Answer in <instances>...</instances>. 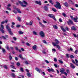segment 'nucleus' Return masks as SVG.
<instances>
[{
	"label": "nucleus",
	"instance_id": "f257e3e1",
	"mask_svg": "<svg viewBox=\"0 0 78 78\" xmlns=\"http://www.w3.org/2000/svg\"><path fill=\"white\" fill-rule=\"evenodd\" d=\"M55 43H52L53 45H54V46H56L57 48L58 49V50H59V49L61 48L60 46L58 45H57L59 44V41H58V40L57 39H55Z\"/></svg>",
	"mask_w": 78,
	"mask_h": 78
},
{
	"label": "nucleus",
	"instance_id": "f03ea898",
	"mask_svg": "<svg viewBox=\"0 0 78 78\" xmlns=\"http://www.w3.org/2000/svg\"><path fill=\"white\" fill-rule=\"evenodd\" d=\"M55 7L57 8V9H60L61 8V4L58 2H56V5H55Z\"/></svg>",
	"mask_w": 78,
	"mask_h": 78
},
{
	"label": "nucleus",
	"instance_id": "7ed1b4c3",
	"mask_svg": "<svg viewBox=\"0 0 78 78\" xmlns=\"http://www.w3.org/2000/svg\"><path fill=\"white\" fill-rule=\"evenodd\" d=\"M6 29L8 30V31L9 33L10 34H11V35H13V33L11 31V29L10 28L9 26L8 25H7L6 26Z\"/></svg>",
	"mask_w": 78,
	"mask_h": 78
},
{
	"label": "nucleus",
	"instance_id": "20e7f679",
	"mask_svg": "<svg viewBox=\"0 0 78 78\" xmlns=\"http://www.w3.org/2000/svg\"><path fill=\"white\" fill-rule=\"evenodd\" d=\"M60 72L62 73L63 74H65L66 76H67V73H66V72H65V69H60Z\"/></svg>",
	"mask_w": 78,
	"mask_h": 78
},
{
	"label": "nucleus",
	"instance_id": "39448f33",
	"mask_svg": "<svg viewBox=\"0 0 78 78\" xmlns=\"http://www.w3.org/2000/svg\"><path fill=\"white\" fill-rule=\"evenodd\" d=\"M39 34L42 38L44 37L45 36V33L43 31H41L40 32Z\"/></svg>",
	"mask_w": 78,
	"mask_h": 78
},
{
	"label": "nucleus",
	"instance_id": "423d86ee",
	"mask_svg": "<svg viewBox=\"0 0 78 78\" xmlns=\"http://www.w3.org/2000/svg\"><path fill=\"white\" fill-rule=\"evenodd\" d=\"M67 23H68V24L69 25H72V24H73V21L70 20H69V21H67Z\"/></svg>",
	"mask_w": 78,
	"mask_h": 78
},
{
	"label": "nucleus",
	"instance_id": "0eeeda50",
	"mask_svg": "<svg viewBox=\"0 0 78 78\" xmlns=\"http://www.w3.org/2000/svg\"><path fill=\"white\" fill-rule=\"evenodd\" d=\"M35 69L36 70V71H37V72L39 73H41V72L42 71V70H41V69H39L37 68V67H36Z\"/></svg>",
	"mask_w": 78,
	"mask_h": 78
},
{
	"label": "nucleus",
	"instance_id": "6e6552de",
	"mask_svg": "<svg viewBox=\"0 0 78 78\" xmlns=\"http://www.w3.org/2000/svg\"><path fill=\"white\" fill-rule=\"evenodd\" d=\"M32 48L35 51H36L37 50V46H36V45H34L32 47Z\"/></svg>",
	"mask_w": 78,
	"mask_h": 78
},
{
	"label": "nucleus",
	"instance_id": "1a4fd4ad",
	"mask_svg": "<svg viewBox=\"0 0 78 78\" xmlns=\"http://www.w3.org/2000/svg\"><path fill=\"white\" fill-rule=\"evenodd\" d=\"M73 20L75 22H78V17L76 16V18H74Z\"/></svg>",
	"mask_w": 78,
	"mask_h": 78
},
{
	"label": "nucleus",
	"instance_id": "9d476101",
	"mask_svg": "<svg viewBox=\"0 0 78 78\" xmlns=\"http://www.w3.org/2000/svg\"><path fill=\"white\" fill-rule=\"evenodd\" d=\"M44 9L45 11H47L48 10V7L47 6H44Z\"/></svg>",
	"mask_w": 78,
	"mask_h": 78
},
{
	"label": "nucleus",
	"instance_id": "9b49d317",
	"mask_svg": "<svg viewBox=\"0 0 78 78\" xmlns=\"http://www.w3.org/2000/svg\"><path fill=\"white\" fill-rule=\"evenodd\" d=\"M61 29L63 31V32H66V30H65L64 28V27L63 26H61L60 27Z\"/></svg>",
	"mask_w": 78,
	"mask_h": 78
},
{
	"label": "nucleus",
	"instance_id": "f8f14e48",
	"mask_svg": "<svg viewBox=\"0 0 78 78\" xmlns=\"http://www.w3.org/2000/svg\"><path fill=\"white\" fill-rule=\"evenodd\" d=\"M35 3L39 5H41V1H39L38 2L37 1H35Z\"/></svg>",
	"mask_w": 78,
	"mask_h": 78
},
{
	"label": "nucleus",
	"instance_id": "ddd939ff",
	"mask_svg": "<svg viewBox=\"0 0 78 78\" xmlns=\"http://www.w3.org/2000/svg\"><path fill=\"white\" fill-rule=\"evenodd\" d=\"M70 67H72V69H75V66L72 63H70Z\"/></svg>",
	"mask_w": 78,
	"mask_h": 78
},
{
	"label": "nucleus",
	"instance_id": "4468645a",
	"mask_svg": "<svg viewBox=\"0 0 78 78\" xmlns=\"http://www.w3.org/2000/svg\"><path fill=\"white\" fill-rule=\"evenodd\" d=\"M71 30H73L74 31H75V30H76V29L74 26H73L71 27Z\"/></svg>",
	"mask_w": 78,
	"mask_h": 78
},
{
	"label": "nucleus",
	"instance_id": "2eb2a0df",
	"mask_svg": "<svg viewBox=\"0 0 78 78\" xmlns=\"http://www.w3.org/2000/svg\"><path fill=\"white\" fill-rule=\"evenodd\" d=\"M19 56L20 58H21V59H22L23 60V59H25V58L22 57V56L21 54L20 55H19Z\"/></svg>",
	"mask_w": 78,
	"mask_h": 78
},
{
	"label": "nucleus",
	"instance_id": "dca6fc26",
	"mask_svg": "<svg viewBox=\"0 0 78 78\" xmlns=\"http://www.w3.org/2000/svg\"><path fill=\"white\" fill-rule=\"evenodd\" d=\"M11 76H12V77H13V78L16 77V75L14 73H12L11 74Z\"/></svg>",
	"mask_w": 78,
	"mask_h": 78
},
{
	"label": "nucleus",
	"instance_id": "f3484780",
	"mask_svg": "<svg viewBox=\"0 0 78 78\" xmlns=\"http://www.w3.org/2000/svg\"><path fill=\"white\" fill-rule=\"evenodd\" d=\"M16 11H17V12H18V13H20L22 12L21 11H20V9L19 8L17 9Z\"/></svg>",
	"mask_w": 78,
	"mask_h": 78
},
{
	"label": "nucleus",
	"instance_id": "a211bd4d",
	"mask_svg": "<svg viewBox=\"0 0 78 78\" xmlns=\"http://www.w3.org/2000/svg\"><path fill=\"white\" fill-rule=\"evenodd\" d=\"M27 75L29 77H30L31 76V74H30V73H27Z\"/></svg>",
	"mask_w": 78,
	"mask_h": 78
},
{
	"label": "nucleus",
	"instance_id": "6ab92c4d",
	"mask_svg": "<svg viewBox=\"0 0 78 78\" xmlns=\"http://www.w3.org/2000/svg\"><path fill=\"white\" fill-rule=\"evenodd\" d=\"M10 67L12 68V69H16V68L14 66L12 65H10Z\"/></svg>",
	"mask_w": 78,
	"mask_h": 78
},
{
	"label": "nucleus",
	"instance_id": "aec40b11",
	"mask_svg": "<svg viewBox=\"0 0 78 78\" xmlns=\"http://www.w3.org/2000/svg\"><path fill=\"white\" fill-rule=\"evenodd\" d=\"M63 5L65 6H66V7L68 6V4L67 2H65L63 4Z\"/></svg>",
	"mask_w": 78,
	"mask_h": 78
},
{
	"label": "nucleus",
	"instance_id": "412c9836",
	"mask_svg": "<svg viewBox=\"0 0 78 78\" xmlns=\"http://www.w3.org/2000/svg\"><path fill=\"white\" fill-rule=\"evenodd\" d=\"M18 33H19V34H23V32L21 31H19Z\"/></svg>",
	"mask_w": 78,
	"mask_h": 78
},
{
	"label": "nucleus",
	"instance_id": "4be33fe9",
	"mask_svg": "<svg viewBox=\"0 0 78 78\" xmlns=\"http://www.w3.org/2000/svg\"><path fill=\"white\" fill-rule=\"evenodd\" d=\"M53 27L55 28V29H58V27L56 25H54L53 26Z\"/></svg>",
	"mask_w": 78,
	"mask_h": 78
},
{
	"label": "nucleus",
	"instance_id": "5701e85b",
	"mask_svg": "<svg viewBox=\"0 0 78 78\" xmlns=\"http://www.w3.org/2000/svg\"><path fill=\"white\" fill-rule=\"evenodd\" d=\"M52 10L55 12H56V11H57L56 9H55L54 8H52Z\"/></svg>",
	"mask_w": 78,
	"mask_h": 78
},
{
	"label": "nucleus",
	"instance_id": "b1692460",
	"mask_svg": "<svg viewBox=\"0 0 78 78\" xmlns=\"http://www.w3.org/2000/svg\"><path fill=\"white\" fill-rule=\"evenodd\" d=\"M33 34H34V35H37V33H36V32L35 31H33Z\"/></svg>",
	"mask_w": 78,
	"mask_h": 78
},
{
	"label": "nucleus",
	"instance_id": "393cba45",
	"mask_svg": "<svg viewBox=\"0 0 78 78\" xmlns=\"http://www.w3.org/2000/svg\"><path fill=\"white\" fill-rule=\"evenodd\" d=\"M49 16L50 17H51V18H52L54 16L53 14H49Z\"/></svg>",
	"mask_w": 78,
	"mask_h": 78
},
{
	"label": "nucleus",
	"instance_id": "a878e982",
	"mask_svg": "<svg viewBox=\"0 0 78 78\" xmlns=\"http://www.w3.org/2000/svg\"><path fill=\"white\" fill-rule=\"evenodd\" d=\"M23 3H24V4H25V5H28V3H27V2H26V1H23Z\"/></svg>",
	"mask_w": 78,
	"mask_h": 78
},
{
	"label": "nucleus",
	"instance_id": "bb28decb",
	"mask_svg": "<svg viewBox=\"0 0 78 78\" xmlns=\"http://www.w3.org/2000/svg\"><path fill=\"white\" fill-rule=\"evenodd\" d=\"M0 31H1L2 33H5V31L4 30H3V29H1L0 30Z\"/></svg>",
	"mask_w": 78,
	"mask_h": 78
},
{
	"label": "nucleus",
	"instance_id": "cd10ccee",
	"mask_svg": "<svg viewBox=\"0 0 78 78\" xmlns=\"http://www.w3.org/2000/svg\"><path fill=\"white\" fill-rule=\"evenodd\" d=\"M49 72H54V70L53 69L51 68L50 69H49Z\"/></svg>",
	"mask_w": 78,
	"mask_h": 78
},
{
	"label": "nucleus",
	"instance_id": "c85d7f7f",
	"mask_svg": "<svg viewBox=\"0 0 78 78\" xmlns=\"http://www.w3.org/2000/svg\"><path fill=\"white\" fill-rule=\"evenodd\" d=\"M17 18L18 20V21L19 22H20L21 21V18H20V17L19 16Z\"/></svg>",
	"mask_w": 78,
	"mask_h": 78
},
{
	"label": "nucleus",
	"instance_id": "c756f323",
	"mask_svg": "<svg viewBox=\"0 0 78 78\" xmlns=\"http://www.w3.org/2000/svg\"><path fill=\"white\" fill-rule=\"evenodd\" d=\"M20 70L22 72H23L24 70H23V68L20 67Z\"/></svg>",
	"mask_w": 78,
	"mask_h": 78
},
{
	"label": "nucleus",
	"instance_id": "7c9ffc66",
	"mask_svg": "<svg viewBox=\"0 0 78 78\" xmlns=\"http://www.w3.org/2000/svg\"><path fill=\"white\" fill-rule=\"evenodd\" d=\"M69 2L71 4H72L73 5V4H74L73 2L72 1H71V0H69Z\"/></svg>",
	"mask_w": 78,
	"mask_h": 78
},
{
	"label": "nucleus",
	"instance_id": "2f4dec72",
	"mask_svg": "<svg viewBox=\"0 0 78 78\" xmlns=\"http://www.w3.org/2000/svg\"><path fill=\"white\" fill-rule=\"evenodd\" d=\"M18 2H19V3H20V5H23V2H22L20 1H18Z\"/></svg>",
	"mask_w": 78,
	"mask_h": 78
},
{
	"label": "nucleus",
	"instance_id": "473e14b6",
	"mask_svg": "<svg viewBox=\"0 0 78 78\" xmlns=\"http://www.w3.org/2000/svg\"><path fill=\"white\" fill-rule=\"evenodd\" d=\"M2 51L3 53H6L5 49L3 48H2Z\"/></svg>",
	"mask_w": 78,
	"mask_h": 78
},
{
	"label": "nucleus",
	"instance_id": "72a5a7b5",
	"mask_svg": "<svg viewBox=\"0 0 78 78\" xmlns=\"http://www.w3.org/2000/svg\"><path fill=\"white\" fill-rule=\"evenodd\" d=\"M12 57L11 56V55H9V59H10V61L11 60H12Z\"/></svg>",
	"mask_w": 78,
	"mask_h": 78
},
{
	"label": "nucleus",
	"instance_id": "f704fd0d",
	"mask_svg": "<svg viewBox=\"0 0 78 78\" xmlns=\"http://www.w3.org/2000/svg\"><path fill=\"white\" fill-rule=\"evenodd\" d=\"M6 48L7 49V50H9L10 49L9 48V47L7 45L6 47Z\"/></svg>",
	"mask_w": 78,
	"mask_h": 78
},
{
	"label": "nucleus",
	"instance_id": "c9c22d12",
	"mask_svg": "<svg viewBox=\"0 0 78 78\" xmlns=\"http://www.w3.org/2000/svg\"><path fill=\"white\" fill-rule=\"evenodd\" d=\"M65 29H66V30L67 31L69 30V28L67 27H66L65 28Z\"/></svg>",
	"mask_w": 78,
	"mask_h": 78
},
{
	"label": "nucleus",
	"instance_id": "e433bc0d",
	"mask_svg": "<svg viewBox=\"0 0 78 78\" xmlns=\"http://www.w3.org/2000/svg\"><path fill=\"white\" fill-rule=\"evenodd\" d=\"M20 27H21V25H20L17 24L16 26V28H20Z\"/></svg>",
	"mask_w": 78,
	"mask_h": 78
},
{
	"label": "nucleus",
	"instance_id": "4c0bfd02",
	"mask_svg": "<svg viewBox=\"0 0 78 78\" xmlns=\"http://www.w3.org/2000/svg\"><path fill=\"white\" fill-rule=\"evenodd\" d=\"M39 24H40V25H41V26H42V27H44V25L43 24H42V23H41V22H39Z\"/></svg>",
	"mask_w": 78,
	"mask_h": 78
},
{
	"label": "nucleus",
	"instance_id": "58836bf2",
	"mask_svg": "<svg viewBox=\"0 0 78 78\" xmlns=\"http://www.w3.org/2000/svg\"><path fill=\"white\" fill-rule=\"evenodd\" d=\"M33 24V21L31 20L29 23L30 25H32V24Z\"/></svg>",
	"mask_w": 78,
	"mask_h": 78
},
{
	"label": "nucleus",
	"instance_id": "ea45409f",
	"mask_svg": "<svg viewBox=\"0 0 78 78\" xmlns=\"http://www.w3.org/2000/svg\"><path fill=\"white\" fill-rule=\"evenodd\" d=\"M62 16H63L65 17H66V13H62Z\"/></svg>",
	"mask_w": 78,
	"mask_h": 78
},
{
	"label": "nucleus",
	"instance_id": "a19ab883",
	"mask_svg": "<svg viewBox=\"0 0 78 78\" xmlns=\"http://www.w3.org/2000/svg\"><path fill=\"white\" fill-rule=\"evenodd\" d=\"M58 61L60 64H63V62L61 60H58Z\"/></svg>",
	"mask_w": 78,
	"mask_h": 78
},
{
	"label": "nucleus",
	"instance_id": "79ce46f5",
	"mask_svg": "<svg viewBox=\"0 0 78 78\" xmlns=\"http://www.w3.org/2000/svg\"><path fill=\"white\" fill-rule=\"evenodd\" d=\"M49 2L51 4V5H53V1L51 0H50L49 1Z\"/></svg>",
	"mask_w": 78,
	"mask_h": 78
},
{
	"label": "nucleus",
	"instance_id": "37998d69",
	"mask_svg": "<svg viewBox=\"0 0 78 78\" xmlns=\"http://www.w3.org/2000/svg\"><path fill=\"white\" fill-rule=\"evenodd\" d=\"M42 41L43 43H44V44H47V42L46 41H45V40H43Z\"/></svg>",
	"mask_w": 78,
	"mask_h": 78
},
{
	"label": "nucleus",
	"instance_id": "c03bdc74",
	"mask_svg": "<svg viewBox=\"0 0 78 78\" xmlns=\"http://www.w3.org/2000/svg\"><path fill=\"white\" fill-rule=\"evenodd\" d=\"M1 27L2 28V29L3 30L4 29V27L3 26V25L2 24H1Z\"/></svg>",
	"mask_w": 78,
	"mask_h": 78
},
{
	"label": "nucleus",
	"instance_id": "a18cd8bd",
	"mask_svg": "<svg viewBox=\"0 0 78 78\" xmlns=\"http://www.w3.org/2000/svg\"><path fill=\"white\" fill-rule=\"evenodd\" d=\"M16 65H17V66H20V63L19 62H17V63Z\"/></svg>",
	"mask_w": 78,
	"mask_h": 78
},
{
	"label": "nucleus",
	"instance_id": "49530a36",
	"mask_svg": "<svg viewBox=\"0 0 78 78\" xmlns=\"http://www.w3.org/2000/svg\"><path fill=\"white\" fill-rule=\"evenodd\" d=\"M4 68L5 69H8V67L6 66V65H5L4 66Z\"/></svg>",
	"mask_w": 78,
	"mask_h": 78
},
{
	"label": "nucleus",
	"instance_id": "de8ad7c7",
	"mask_svg": "<svg viewBox=\"0 0 78 78\" xmlns=\"http://www.w3.org/2000/svg\"><path fill=\"white\" fill-rule=\"evenodd\" d=\"M21 6H23V7H26L27 6L26 5H24L23 4H22L21 5Z\"/></svg>",
	"mask_w": 78,
	"mask_h": 78
},
{
	"label": "nucleus",
	"instance_id": "09e8293b",
	"mask_svg": "<svg viewBox=\"0 0 78 78\" xmlns=\"http://www.w3.org/2000/svg\"><path fill=\"white\" fill-rule=\"evenodd\" d=\"M25 63L26 64H29V63H28V61H26L25 62Z\"/></svg>",
	"mask_w": 78,
	"mask_h": 78
},
{
	"label": "nucleus",
	"instance_id": "8fccbe9b",
	"mask_svg": "<svg viewBox=\"0 0 78 78\" xmlns=\"http://www.w3.org/2000/svg\"><path fill=\"white\" fill-rule=\"evenodd\" d=\"M52 18L54 20H55V21H56V19L55 16H54Z\"/></svg>",
	"mask_w": 78,
	"mask_h": 78
},
{
	"label": "nucleus",
	"instance_id": "3c124183",
	"mask_svg": "<svg viewBox=\"0 0 78 78\" xmlns=\"http://www.w3.org/2000/svg\"><path fill=\"white\" fill-rule=\"evenodd\" d=\"M13 39L14 41H16V40H17V38H16V37H13Z\"/></svg>",
	"mask_w": 78,
	"mask_h": 78
},
{
	"label": "nucleus",
	"instance_id": "603ef678",
	"mask_svg": "<svg viewBox=\"0 0 78 78\" xmlns=\"http://www.w3.org/2000/svg\"><path fill=\"white\" fill-rule=\"evenodd\" d=\"M21 50L23 51H25V50L23 48H21Z\"/></svg>",
	"mask_w": 78,
	"mask_h": 78
},
{
	"label": "nucleus",
	"instance_id": "864d4df0",
	"mask_svg": "<svg viewBox=\"0 0 78 78\" xmlns=\"http://www.w3.org/2000/svg\"><path fill=\"white\" fill-rule=\"evenodd\" d=\"M66 72L67 73H70V71L69 69H67L66 70Z\"/></svg>",
	"mask_w": 78,
	"mask_h": 78
},
{
	"label": "nucleus",
	"instance_id": "5fc2aeb1",
	"mask_svg": "<svg viewBox=\"0 0 78 78\" xmlns=\"http://www.w3.org/2000/svg\"><path fill=\"white\" fill-rule=\"evenodd\" d=\"M2 37L4 39H6V37H5L4 36H2Z\"/></svg>",
	"mask_w": 78,
	"mask_h": 78
},
{
	"label": "nucleus",
	"instance_id": "6e6d98bb",
	"mask_svg": "<svg viewBox=\"0 0 78 78\" xmlns=\"http://www.w3.org/2000/svg\"><path fill=\"white\" fill-rule=\"evenodd\" d=\"M13 12H14V13H15V14H17V12L16 10H13Z\"/></svg>",
	"mask_w": 78,
	"mask_h": 78
},
{
	"label": "nucleus",
	"instance_id": "4d7b16f0",
	"mask_svg": "<svg viewBox=\"0 0 78 78\" xmlns=\"http://www.w3.org/2000/svg\"><path fill=\"white\" fill-rule=\"evenodd\" d=\"M59 20L60 22H62V20L61 19H59Z\"/></svg>",
	"mask_w": 78,
	"mask_h": 78
},
{
	"label": "nucleus",
	"instance_id": "13d9d810",
	"mask_svg": "<svg viewBox=\"0 0 78 78\" xmlns=\"http://www.w3.org/2000/svg\"><path fill=\"white\" fill-rule=\"evenodd\" d=\"M54 60L55 62H57V59H56V58H55L54 59Z\"/></svg>",
	"mask_w": 78,
	"mask_h": 78
},
{
	"label": "nucleus",
	"instance_id": "bf43d9fd",
	"mask_svg": "<svg viewBox=\"0 0 78 78\" xmlns=\"http://www.w3.org/2000/svg\"><path fill=\"white\" fill-rule=\"evenodd\" d=\"M15 60L16 61H18V58H17V57H16L15 58Z\"/></svg>",
	"mask_w": 78,
	"mask_h": 78
},
{
	"label": "nucleus",
	"instance_id": "052dcab7",
	"mask_svg": "<svg viewBox=\"0 0 78 78\" xmlns=\"http://www.w3.org/2000/svg\"><path fill=\"white\" fill-rule=\"evenodd\" d=\"M77 52H78V50H75V51L74 52V53H75V54H77Z\"/></svg>",
	"mask_w": 78,
	"mask_h": 78
},
{
	"label": "nucleus",
	"instance_id": "680f3d73",
	"mask_svg": "<svg viewBox=\"0 0 78 78\" xmlns=\"http://www.w3.org/2000/svg\"><path fill=\"white\" fill-rule=\"evenodd\" d=\"M7 9H8V10H9L10 11H11V9L9 7L7 8Z\"/></svg>",
	"mask_w": 78,
	"mask_h": 78
},
{
	"label": "nucleus",
	"instance_id": "e2e57ef3",
	"mask_svg": "<svg viewBox=\"0 0 78 78\" xmlns=\"http://www.w3.org/2000/svg\"><path fill=\"white\" fill-rule=\"evenodd\" d=\"M26 45L27 46H30V44L28 43H26Z\"/></svg>",
	"mask_w": 78,
	"mask_h": 78
},
{
	"label": "nucleus",
	"instance_id": "0e129e2a",
	"mask_svg": "<svg viewBox=\"0 0 78 78\" xmlns=\"http://www.w3.org/2000/svg\"><path fill=\"white\" fill-rule=\"evenodd\" d=\"M15 49L16 50H18V47H15Z\"/></svg>",
	"mask_w": 78,
	"mask_h": 78
},
{
	"label": "nucleus",
	"instance_id": "69168bd1",
	"mask_svg": "<svg viewBox=\"0 0 78 78\" xmlns=\"http://www.w3.org/2000/svg\"><path fill=\"white\" fill-rule=\"evenodd\" d=\"M13 8H14V9H16L17 10V9H18V8H16V6H13Z\"/></svg>",
	"mask_w": 78,
	"mask_h": 78
},
{
	"label": "nucleus",
	"instance_id": "338daca9",
	"mask_svg": "<svg viewBox=\"0 0 78 78\" xmlns=\"http://www.w3.org/2000/svg\"><path fill=\"white\" fill-rule=\"evenodd\" d=\"M66 56L67 58H69V54H66Z\"/></svg>",
	"mask_w": 78,
	"mask_h": 78
},
{
	"label": "nucleus",
	"instance_id": "774afa93",
	"mask_svg": "<svg viewBox=\"0 0 78 78\" xmlns=\"http://www.w3.org/2000/svg\"><path fill=\"white\" fill-rule=\"evenodd\" d=\"M4 23H5V22L2 21L1 22V24H4Z\"/></svg>",
	"mask_w": 78,
	"mask_h": 78
}]
</instances>
